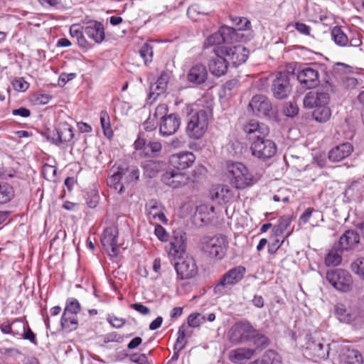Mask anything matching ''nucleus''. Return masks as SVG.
<instances>
[{
  "label": "nucleus",
  "mask_w": 364,
  "mask_h": 364,
  "mask_svg": "<svg viewBox=\"0 0 364 364\" xmlns=\"http://www.w3.org/2000/svg\"><path fill=\"white\" fill-rule=\"evenodd\" d=\"M243 131L250 143V151L254 157L266 161L276 154L277 147L274 141L267 138L269 129L266 124L250 119L244 124Z\"/></svg>",
  "instance_id": "nucleus-1"
},
{
  "label": "nucleus",
  "mask_w": 364,
  "mask_h": 364,
  "mask_svg": "<svg viewBox=\"0 0 364 364\" xmlns=\"http://www.w3.org/2000/svg\"><path fill=\"white\" fill-rule=\"evenodd\" d=\"M227 338L234 345L252 342L257 346H267L268 338L255 328L247 321L234 323L227 332Z\"/></svg>",
  "instance_id": "nucleus-2"
},
{
  "label": "nucleus",
  "mask_w": 364,
  "mask_h": 364,
  "mask_svg": "<svg viewBox=\"0 0 364 364\" xmlns=\"http://www.w3.org/2000/svg\"><path fill=\"white\" fill-rule=\"evenodd\" d=\"M226 174L230 184L237 189L251 186L255 183L252 174L240 162L228 164Z\"/></svg>",
  "instance_id": "nucleus-3"
},
{
  "label": "nucleus",
  "mask_w": 364,
  "mask_h": 364,
  "mask_svg": "<svg viewBox=\"0 0 364 364\" xmlns=\"http://www.w3.org/2000/svg\"><path fill=\"white\" fill-rule=\"evenodd\" d=\"M246 269L241 265L235 267L225 272L215 285L213 291L217 295L227 294L233 286L238 284L244 277Z\"/></svg>",
  "instance_id": "nucleus-4"
},
{
  "label": "nucleus",
  "mask_w": 364,
  "mask_h": 364,
  "mask_svg": "<svg viewBox=\"0 0 364 364\" xmlns=\"http://www.w3.org/2000/svg\"><path fill=\"white\" fill-rule=\"evenodd\" d=\"M228 242L225 236L215 235L214 237H204L201 240V250L210 257L222 259L228 248Z\"/></svg>",
  "instance_id": "nucleus-5"
},
{
  "label": "nucleus",
  "mask_w": 364,
  "mask_h": 364,
  "mask_svg": "<svg viewBox=\"0 0 364 364\" xmlns=\"http://www.w3.org/2000/svg\"><path fill=\"white\" fill-rule=\"evenodd\" d=\"M210 112L200 109L191 115L188 122L186 132L193 139H200L203 136L208 126Z\"/></svg>",
  "instance_id": "nucleus-6"
},
{
  "label": "nucleus",
  "mask_w": 364,
  "mask_h": 364,
  "mask_svg": "<svg viewBox=\"0 0 364 364\" xmlns=\"http://www.w3.org/2000/svg\"><path fill=\"white\" fill-rule=\"evenodd\" d=\"M233 33L234 30L232 27L223 26L217 32L210 35L205 38L203 43V48L209 49L213 48L214 54H218V52H216V49L223 48V46H226V45L223 44L232 40L233 38Z\"/></svg>",
  "instance_id": "nucleus-7"
},
{
  "label": "nucleus",
  "mask_w": 364,
  "mask_h": 364,
  "mask_svg": "<svg viewBox=\"0 0 364 364\" xmlns=\"http://www.w3.org/2000/svg\"><path fill=\"white\" fill-rule=\"evenodd\" d=\"M326 279L337 290L348 292L351 290L353 279L350 274L342 269H336L326 273Z\"/></svg>",
  "instance_id": "nucleus-8"
},
{
  "label": "nucleus",
  "mask_w": 364,
  "mask_h": 364,
  "mask_svg": "<svg viewBox=\"0 0 364 364\" xmlns=\"http://www.w3.org/2000/svg\"><path fill=\"white\" fill-rule=\"evenodd\" d=\"M216 52L223 54L228 63L235 67L245 63L249 54L246 48L242 45L223 46V48H217Z\"/></svg>",
  "instance_id": "nucleus-9"
},
{
  "label": "nucleus",
  "mask_w": 364,
  "mask_h": 364,
  "mask_svg": "<svg viewBox=\"0 0 364 364\" xmlns=\"http://www.w3.org/2000/svg\"><path fill=\"white\" fill-rule=\"evenodd\" d=\"M303 353L309 360L318 363L328 358L329 346L324 345L321 341H309Z\"/></svg>",
  "instance_id": "nucleus-10"
},
{
  "label": "nucleus",
  "mask_w": 364,
  "mask_h": 364,
  "mask_svg": "<svg viewBox=\"0 0 364 364\" xmlns=\"http://www.w3.org/2000/svg\"><path fill=\"white\" fill-rule=\"evenodd\" d=\"M174 268L177 279L180 280L190 279L195 277L198 272V266L193 257L187 256L180 262H176Z\"/></svg>",
  "instance_id": "nucleus-11"
},
{
  "label": "nucleus",
  "mask_w": 364,
  "mask_h": 364,
  "mask_svg": "<svg viewBox=\"0 0 364 364\" xmlns=\"http://www.w3.org/2000/svg\"><path fill=\"white\" fill-rule=\"evenodd\" d=\"M249 107L258 117H271L274 114L271 102L262 95L254 96L249 103Z\"/></svg>",
  "instance_id": "nucleus-12"
},
{
  "label": "nucleus",
  "mask_w": 364,
  "mask_h": 364,
  "mask_svg": "<svg viewBox=\"0 0 364 364\" xmlns=\"http://www.w3.org/2000/svg\"><path fill=\"white\" fill-rule=\"evenodd\" d=\"M11 335L37 345L36 336L30 328L25 318H16L11 321Z\"/></svg>",
  "instance_id": "nucleus-13"
},
{
  "label": "nucleus",
  "mask_w": 364,
  "mask_h": 364,
  "mask_svg": "<svg viewBox=\"0 0 364 364\" xmlns=\"http://www.w3.org/2000/svg\"><path fill=\"white\" fill-rule=\"evenodd\" d=\"M297 79L301 85L306 88L311 89L319 85V73L315 67L306 66L297 71Z\"/></svg>",
  "instance_id": "nucleus-14"
},
{
  "label": "nucleus",
  "mask_w": 364,
  "mask_h": 364,
  "mask_svg": "<svg viewBox=\"0 0 364 364\" xmlns=\"http://www.w3.org/2000/svg\"><path fill=\"white\" fill-rule=\"evenodd\" d=\"M162 182L172 188H180L189 183L190 178L176 168L166 171L161 176Z\"/></svg>",
  "instance_id": "nucleus-15"
},
{
  "label": "nucleus",
  "mask_w": 364,
  "mask_h": 364,
  "mask_svg": "<svg viewBox=\"0 0 364 364\" xmlns=\"http://www.w3.org/2000/svg\"><path fill=\"white\" fill-rule=\"evenodd\" d=\"M186 235L181 230L173 231L168 251L169 257L176 259L182 257L186 250Z\"/></svg>",
  "instance_id": "nucleus-16"
},
{
  "label": "nucleus",
  "mask_w": 364,
  "mask_h": 364,
  "mask_svg": "<svg viewBox=\"0 0 364 364\" xmlns=\"http://www.w3.org/2000/svg\"><path fill=\"white\" fill-rule=\"evenodd\" d=\"M272 90L274 96L279 100L286 98L291 92L289 79L287 73H278L273 80Z\"/></svg>",
  "instance_id": "nucleus-17"
},
{
  "label": "nucleus",
  "mask_w": 364,
  "mask_h": 364,
  "mask_svg": "<svg viewBox=\"0 0 364 364\" xmlns=\"http://www.w3.org/2000/svg\"><path fill=\"white\" fill-rule=\"evenodd\" d=\"M118 230L114 226L105 228L101 237V243L103 247L109 252V255L116 257L118 253L117 245Z\"/></svg>",
  "instance_id": "nucleus-18"
},
{
  "label": "nucleus",
  "mask_w": 364,
  "mask_h": 364,
  "mask_svg": "<svg viewBox=\"0 0 364 364\" xmlns=\"http://www.w3.org/2000/svg\"><path fill=\"white\" fill-rule=\"evenodd\" d=\"M164 206L156 200H151L146 204V213L151 223H161L166 224L168 220L164 214Z\"/></svg>",
  "instance_id": "nucleus-19"
},
{
  "label": "nucleus",
  "mask_w": 364,
  "mask_h": 364,
  "mask_svg": "<svg viewBox=\"0 0 364 364\" xmlns=\"http://www.w3.org/2000/svg\"><path fill=\"white\" fill-rule=\"evenodd\" d=\"M334 313L338 319L345 323H355L360 320V311L358 309H347L341 303H337L334 306Z\"/></svg>",
  "instance_id": "nucleus-20"
},
{
  "label": "nucleus",
  "mask_w": 364,
  "mask_h": 364,
  "mask_svg": "<svg viewBox=\"0 0 364 364\" xmlns=\"http://www.w3.org/2000/svg\"><path fill=\"white\" fill-rule=\"evenodd\" d=\"M196 160L195 155L191 151H181L170 156L171 166L178 170H185L193 165Z\"/></svg>",
  "instance_id": "nucleus-21"
},
{
  "label": "nucleus",
  "mask_w": 364,
  "mask_h": 364,
  "mask_svg": "<svg viewBox=\"0 0 364 364\" xmlns=\"http://www.w3.org/2000/svg\"><path fill=\"white\" fill-rule=\"evenodd\" d=\"M169 79L170 75L164 72L156 82L150 85L147 99L149 103L152 104L160 95L166 92Z\"/></svg>",
  "instance_id": "nucleus-22"
},
{
  "label": "nucleus",
  "mask_w": 364,
  "mask_h": 364,
  "mask_svg": "<svg viewBox=\"0 0 364 364\" xmlns=\"http://www.w3.org/2000/svg\"><path fill=\"white\" fill-rule=\"evenodd\" d=\"M181 124V119L176 114H168L159 122V132L164 136L175 134Z\"/></svg>",
  "instance_id": "nucleus-23"
},
{
  "label": "nucleus",
  "mask_w": 364,
  "mask_h": 364,
  "mask_svg": "<svg viewBox=\"0 0 364 364\" xmlns=\"http://www.w3.org/2000/svg\"><path fill=\"white\" fill-rule=\"evenodd\" d=\"M328 102V93L323 90L309 92L304 99V105L308 108H316L319 106L327 105Z\"/></svg>",
  "instance_id": "nucleus-24"
},
{
  "label": "nucleus",
  "mask_w": 364,
  "mask_h": 364,
  "mask_svg": "<svg viewBox=\"0 0 364 364\" xmlns=\"http://www.w3.org/2000/svg\"><path fill=\"white\" fill-rule=\"evenodd\" d=\"M255 355V350L250 348L240 347L228 353L229 360L235 364H245Z\"/></svg>",
  "instance_id": "nucleus-25"
},
{
  "label": "nucleus",
  "mask_w": 364,
  "mask_h": 364,
  "mask_svg": "<svg viewBox=\"0 0 364 364\" xmlns=\"http://www.w3.org/2000/svg\"><path fill=\"white\" fill-rule=\"evenodd\" d=\"M353 146L349 142L340 144L328 152V159L332 162H339L348 158L353 152Z\"/></svg>",
  "instance_id": "nucleus-26"
},
{
  "label": "nucleus",
  "mask_w": 364,
  "mask_h": 364,
  "mask_svg": "<svg viewBox=\"0 0 364 364\" xmlns=\"http://www.w3.org/2000/svg\"><path fill=\"white\" fill-rule=\"evenodd\" d=\"M360 242V235L355 230H346L340 237L338 246L341 252L354 249Z\"/></svg>",
  "instance_id": "nucleus-27"
},
{
  "label": "nucleus",
  "mask_w": 364,
  "mask_h": 364,
  "mask_svg": "<svg viewBox=\"0 0 364 364\" xmlns=\"http://www.w3.org/2000/svg\"><path fill=\"white\" fill-rule=\"evenodd\" d=\"M210 195L213 200L222 204L230 202L234 194L228 186L218 185L211 189Z\"/></svg>",
  "instance_id": "nucleus-28"
},
{
  "label": "nucleus",
  "mask_w": 364,
  "mask_h": 364,
  "mask_svg": "<svg viewBox=\"0 0 364 364\" xmlns=\"http://www.w3.org/2000/svg\"><path fill=\"white\" fill-rule=\"evenodd\" d=\"M228 61L222 53L215 54L208 64L210 71L215 76L220 77L227 73Z\"/></svg>",
  "instance_id": "nucleus-29"
},
{
  "label": "nucleus",
  "mask_w": 364,
  "mask_h": 364,
  "mask_svg": "<svg viewBox=\"0 0 364 364\" xmlns=\"http://www.w3.org/2000/svg\"><path fill=\"white\" fill-rule=\"evenodd\" d=\"M208 75L206 67L203 64H196L188 70L187 80L193 85H200L206 81Z\"/></svg>",
  "instance_id": "nucleus-30"
},
{
  "label": "nucleus",
  "mask_w": 364,
  "mask_h": 364,
  "mask_svg": "<svg viewBox=\"0 0 364 364\" xmlns=\"http://www.w3.org/2000/svg\"><path fill=\"white\" fill-rule=\"evenodd\" d=\"M85 33L96 43H102L105 38V28L102 23L94 21L90 25L85 26Z\"/></svg>",
  "instance_id": "nucleus-31"
},
{
  "label": "nucleus",
  "mask_w": 364,
  "mask_h": 364,
  "mask_svg": "<svg viewBox=\"0 0 364 364\" xmlns=\"http://www.w3.org/2000/svg\"><path fill=\"white\" fill-rule=\"evenodd\" d=\"M84 28L85 26H81L79 24H73L70 27L69 31L71 37L76 39L77 43L80 48L89 49L91 46L84 36Z\"/></svg>",
  "instance_id": "nucleus-32"
},
{
  "label": "nucleus",
  "mask_w": 364,
  "mask_h": 364,
  "mask_svg": "<svg viewBox=\"0 0 364 364\" xmlns=\"http://www.w3.org/2000/svg\"><path fill=\"white\" fill-rule=\"evenodd\" d=\"M341 364H362L363 361L362 354L355 349H346L341 355Z\"/></svg>",
  "instance_id": "nucleus-33"
},
{
  "label": "nucleus",
  "mask_w": 364,
  "mask_h": 364,
  "mask_svg": "<svg viewBox=\"0 0 364 364\" xmlns=\"http://www.w3.org/2000/svg\"><path fill=\"white\" fill-rule=\"evenodd\" d=\"M57 137L54 139L56 145L60 144H67L72 141L74 136L73 129L69 126H65L56 132Z\"/></svg>",
  "instance_id": "nucleus-34"
},
{
  "label": "nucleus",
  "mask_w": 364,
  "mask_h": 364,
  "mask_svg": "<svg viewBox=\"0 0 364 364\" xmlns=\"http://www.w3.org/2000/svg\"><path fill=\"white\" fill-rule=\"evenodd\" d=\"M15 196L14 187L6 182H0V204H5Z\"/></svg>",
  "instance_id": "nucleus-35"
},
{
  "label": "nucleus",
  "mask_w": 364,
  "mask_h": 364,
  "mask_svg": "<svg viewBox=\"0 0 364 364\" xmlns=\"http://www.w3.org/2000/svg\"><path fill=\"white\" fill-rule=\"evenodd\" d=\"M331 38L337 46L341 47L348 46L349 38L341 27L335 26L332 29Z\"/></svg>",
  "instance_id": "nucleus-36"
},
{
  "label": "nucleus",
  "mask_w": 364,
  "mask_h": 364,
  "mask_svg": "<svg viewBox=\"0 0 364 364\" xmlns=\"http://www.w3.org/2000/svg\"><path fill=\"white\" fill-rule=\"evenodd\" d=\"M123 176L124 184H129L136 182L139 177V170L135 166L128 167L127 168H119Z\"/></svg>",
  "instance_id": "nucleus-37"
},
{
  "label": "nucleus",
  "mask_w": 364,
  "mask_h": 364,
  "mask_svg": "<svg viewBox=\"0 0 364 364\" xmlns=\"http://www.w3.org/2000/svg\"><path fill=\"white\" fill-rule=\"evenodd\" d=\"M107 183L118 193L123 191L124 182L119 168L107 179Z\"/></svg>",
  "instance_id": "nucleus-38"
},
{
  "label": "nucleus",
  "mask_w": 364,
  "mask_h": 364,
  "mask_svg": "<svg viewBox=\"0 0 364 364\" xmlns=\"http://www.w3.org/2000/svg\"><path fill=\"white\" fill-rule=\"evenodd\" d=\"M60 324L63 329L69 331L77 329L78 326V321L76 314H63L60 319Z\"/></svg>",
  "instance_id": "nucleus-39"
},
{
  "label": "nucleus",
  "mask_w": 364,
  "mask_h": 364,
  "mask_svg": "<svg viewBox=\"0 0 364 364\" xmlns=\"http://www.w3.org/2000/svg\"><path fill=\"white\" fill-rule=\"evenodd\" d=\"M331 115V112L327 105L319 106L314 108L312 116L314 119L318 122H327Z\"/></svg>",
  "instance_id": "nucleus-40"
},
{
  "label": "nucleus",
  "mask_w": 364,
  "mask_h": 364,
  "mask_svg": "<svg viewBox=\"0 0 364 364\" xmlns=\"http://www.w3.org/2000/svg\"><path fill=\"white\" fill-rule=\"evenodd\" d=\"M291 215H287L280 217L278 220L277 225H274L273 228V231L276 236L282 235L284 232V231L288 228V227L291 225Z\"/></svg>",
  "instance_id": "nucleus-41"
},
{
  "label": "nucleus",
  "mask_w": 364,
  "mask_h": 364,
  "mask_svg": "<svg viewBox=\"0 0 364 364\" xmlns=\"http://www.w3.org/2000/svg\"><path fill=\"white\" fill-rule=\"evenodd\" d=\"M143 169L146 176L152 178L160 171L161 164L156 161H147L144 163Z\"/></svg>",
  "instance_id": "nucleus-42"
},
{
  "label": "nucleus",
  "mask_w": 364,
  "mask_h": 364,
  "mask_svg": "<svg viewBox=\"0 0 364 364\" xmlns=\"http://www.w3.org/2000/svg\"><path fill=\"white\" fill-rule=\"evenodd\" d=\"M100 124L105 136L107 138H111L113 135V132L111 127L109 116L105 110L100 112Z\"/></svg>",
  "instance_id": "nucleus-43"
},
{
  "label": "nucleus",
  "mask_w": 364,
  "mask_h": 364,
  "mask_svg": "<svg viewBox=\"0 0 364 364\" xmlns=\"http://www.w3.org/2000/svg\"><path fill=\"white\" fill-rule=\"evenodd\" d=\"M259 360L262 364H282L279 355L272 350L265 351Z\"/></svg>",
  "instance_id": "nucleus-44"
},
{
  "label": "nucleus",
  "mask_w": 364,
  "mask_h": 364,
  "mask_svg": "<svg viewBox=\"0 0 364 364\" xmlns=\"http://www.w3.org/2000/svg\"><path fill=\"white\" fill-rule=\"evenodd\" d=\"M342 261L341 252L338 250H331L325 259L327 266H338Z\"/></svg>",
  "instance_id": "nucleus-45"
},
{
  "label": "nucleus",
  "mask_w": 364,
  "mask_h": 364,
  "mask_svg": "<svg viewBox=\"0 0 364 364\" xmlns=\"http://www.w3.org/2000/svg\"><path fill=\"white\" fill-rule=\"evenodd\" d=\"M139 54L143 59L144 64L146 65H148L153 60L154 52L152 46L147 43H144L139 50Z\"/></svg>",
  "instance_id": "nucleus-46"
},
{
  "label": "nucleus",
  "mask_w": 364,
  "mask_h": 364,
  "mask_svg": "<svg viewBox=\"0 0 364 364\" xmlns=\"http://www.w3.org/2000/svg\"><path fill=\"white\" fill-rule=\"evenodd\" d=\"M80 310L81 306L79 301L75 298H69L66 301L63 314H71L77 315L80 311Z\"/></svg>",
  "instance_id": "nucleus-47"
},
{
  "label": "nucleus",
  "mask_w": 364,
  "mask_h": 364,
  "mask_svg": "<svg viewBox=\"0 0 364 364\" xmlns=\"http://www.w3.org/2000/svg\"><path fill=\"white\" fill-rule=\"evenodd\" d=\"M206 321L205 316L199 313H193L188 316L187 318L188 326L193 328L200 326Z\"/></svg>",
  "instance_id": "nucleus-48"
},
{
  "label": "nucleus",
  "mask_w": 364,
  "mask_h": 364,
  "mask_svg": "<svg viewBox=\"0 0 364 364\" xmlns=\"http://www.w3.org/2000/svg\"><path fill=\"white\" fill-rule=\"evenodd\" d=\"M231 20L235 28H232L234 31L237 30H246L250 27V21L244 17L235 16L231 17Z\"/></svg>",
  "instance_id": "nucleus-49"
},
{
  "label": "nucleus",
  "mask_w": 364,
  "mask_h": 364,
  "mask_svg": "<svg viewBox=\"0 0 364 364\" xmlns=\"http://www.w3.org/2000/svg\"><path fill=\"white\" fill-rule=\"evenodd\" d=\"M351 269L354 273L364 280V257L355 259L351 264Z\"/></svg>",
  "instance_id": "nucleus-50"
},
{
  "label": "nucleus",
  "mask_w": 364,
  "mask_h": 364,
  "mask_svg": "<svg viewBox=\"0 0 364 364\" xmlns=\"http://www.w3.org/2000/svg\"><path fill=\"white\" fill-rule=\"evenodd\" d=\"M178 334V336L176 340V343L175 344L174 350H177L178 351H180L182 349H183L186 346V341H185L186 333H185V330H184V326H182L179 328Z\"/></svg>",
  "instance_id": "nucleus-51"
},
{
  "label": "nucleus",
  "mask_w": 364,
  "mask_h": 364,
  "mask_svg": "<svg viewBox=\"0 0 364 364\" xmlns=\"http://www.w3.org/2000/svg\"><path fill=\"white\" fill-rule=\"evenodd\" d=\"M57 168L51 165L45 164L43 167L44 178L48 181H54L56 176Z\"/></svg>",
  "instance_id": "nucleus-52"
},
{
  "label": "nucleus",
  "mask_w": 364,
  "mask_h": 364,
  "mask_svg": "<svg viewBox=\"0 0 364 364\" xmlns=\"http://www.w3.org/2000/svg\"><path fill=\"white\" fill-rule=\"evenodd\" d=\"M168 106L166 104H160L156 107L153 117L155 119H159L161 121L168 116Z\"/></svg>",
  "instance_id": "nucleus-53"
},
{
  "label": "nucleus",
  "mask_w": 364,
  "mask_h": 364,
  "mask_svg": "<svg viewBox=\"0 0 364 364\" xmlns=\"http://www.w3.org/2000/svg\"><path fill=\"white\" fill-rule=\"evenodd\" d=\"M154 234L157 238L162 242H166L168 240V233L161 225L157 224L155 225Z\"/></svg>",
  "instance_id": "nucleus-54"
},
{
  "label": "nucleus",
  "mask_w": 364,
  "mask_h": 364,
  "mask_svg": "<svg viewBox=\"0 0 364 364\" xmlns=\"http://www.w3.org/2000/svg\"><path fill=\"white\" fill-rule=\"evenodd\" d=\"M316 213L318 216H322L321 213L315 210L313 208H308L300 216L299 223L301 224H306L309 220V218L313 213Z\"/></svg>",
  "instance_id": "nucleus-55"
},
{
  "label": "nucleus",
  "mask_w": 364,
  "mask_h": 364,
  "mask_svg": "<svg viewBox=\"0 0 364 364\" xmlns=\"http://www.w3.org/2000/svg\"><path fill=\"white\" fill-rule=\"evenodd\" d=\"M284 112L285 115L287 117H293L296 116L299 112V108L294 102H288L287 103L284 109Z\"/></svg>",
  "instance_id": "nucleus-56"
},
{
  "label": "nucleus",
  "mask_w": 364,
  "mask_h": 364,
  "mask_svg": "<svg viewBox=\"0 0 364 364\" xmlns=\"http://www.w3.org/2000/svg\"><path fill=\"white\" fill-rule=\"evenodd\" d=\"M107 321L112 326L116 328H119L122 327L126 323L125 319L122 318H118L114 315H108Z\"/></svg>",
  "instance_id": "nucleus-57"
},
{
  "label": "nucleus",
  "mask_w": 364,
  "mask_h": 364,
  "mask_svg": "<svg viewBox=\"0 0 364 364\" xmlns=\"http://www.w3.org/2000/svg\"><path fill=\"white\" fill-rule=\"evenodd\" d=\"M51 98V96L48 94H37L33 96V102L36 105H46L50 101Z\"/></svg>",
  "instance_id": "nucleus-58"
},
{
  "label": "nucleus",
  "mask_w": 364,
  "mask_h": 364,
  "mask_svg": "<svg viewBox=\"0 0 364 364\" xmlns=\"http://www.w3.org/2000/svg\"><path fill=\"white\" fill-rule=\"evenodd\" d=\"M13 86L16 90L24 92L28 88L29 84L22 78H18L14 80Z\"/></svg>",
  "instance_id": "nucleus-59"
},
{
  "label": "nucleus",
  "mask_w": 364,
  "mask_h": 364,
  "mask_svg": "<svg viewBox=\"0 0 364 364\" xmlns=\"http://www.w3.org/2000/svg\"><path fill=\"white\" fill-rule=\"evenodd\" d=\"M130 360L132 363L136 364H149L146 355L144 353L133 354L131 355Z\"/></svg>",
  "instance_id": "nucleus-60"
},
{
  "label": "nucleus",
  "mask_w": 364,
  "mask_h": 364,
  "mask_svg": "<svg viewBox=\"0 0 364 364\" xmlns=\"http://www.w3.org/2000/svg\"><path fill=\"white\" fill-rule=\"evenodd\" d=\"M294 28L301 34L309 36L311 31V27L301 22H296L294 25Z\"/></svg>",
  "instance_id": "nucleus-61"
},
{
  "label": "nucleus",
  "mask_w": 364,
  "mask_h": 364,
  "mask_svg": "<svg viewBox=\"0 0 364 364\" xmlns=\"http://www.w3.org/2000/svg\"><path fill=\"white\" fill-rule=\"evenodd\" d=\"M76 77L75 73H63L60 74L58 78V83L59 85L63 86L65 85L68 82L73 80Z\"/></svg>",
  "instance_id": "nucleus-62"
},
{
  "label": "nucleus",
  "mask_w": 364,
  "mask_h": 364,
  "mask_svg": "<svg viewBox=\"0 0 364 364\" xmlns=\"http://www.w3.org/2000/svg\"><path fill=\"white\" fill-rule=\"evenodd\" d=\"M284 241V238L282 240L277 238L273 242L270 243L268 245L269 253L271 255L274 254L277 251V250L281 247Z\"/></svg>",
  "instance_id": "nucleus-63"
},
{
  "label": "nucleus",
  "mask_w": 364,
  "mask_h": 364,
  "mask_svg": "<svg viewBox=\"0 0 364 364\" xmlns=\"http://www.w3.org/2000/svg\"><path fill=\"white\" fill-rule=\"evenodd\" d=\"M12 114L14 116H19L21 117H28L31 115V111L23 107L12 110Z\"/></svg>",
  "instance_id": "nucleus-64"
}]
</instances>
